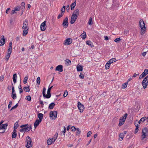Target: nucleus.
Instances as JSON below:
<instances>
[{
	"label": "nucleus",
	"instance_id": "nucleus-5",
	"mask_svg": "<svg viewBox=\"0 0 148 148\" xmlns=\"http://www.w3.org/2000/svg\"><path fill=\"white\" fill-rule=\"evenodd\" d=\"M142 85L144 89L147 88L148 85V75L144 79L142 82Z\"/></svg>",
	"mask_w": 148,
	"mask_h": 148
},
{
	"label": "nucleus",
	"instance_id": "nucleus-9",
	"mask_svg": "<svg viewBox=\"0 0 148 148\" xmlns=\"http://www.w3.org/2000/svg\"><path fill=\"white\" fill-rule=\"evenodd\" d=\"M28 20L27 19H25V21H24L23 23V26L22 27L23 29L25 30L26 29H29V27L28 26Z\"/></svg>",
	"mask_w": 148,
	"mask_h": 148
},
{
	"label": "nucleus",
	"instance_id": "nucleus-25",
	"mask_svg": "<svg viewBox=\"0 0 148 148\" xmlns=\"http://www.w3.org/2000/svg\"><path fill=\"white\" fill-rule=\"evenodd\" d=\"M55 106V104L53 102L50 103L49 106V108L50 109H53Z\"/></svg>",
	"mask_w": 148,
	"mask_h": 148
},
{
	"label": "nucleus",
	"instance_id": "nucleus-13",
	"mask_svg": "<svg viewBox=\"0 0 148 148\" xmlns=\"http://www.w3.org/2000/svg\"><path fill=\"white\" fill-rule=\"evenodd\" d=\"M72 42V39L71 38L66 39L64 43V44L65 45H68L71 44Z\"/></svg>",
	"mask_w": 148,
	"mask_h": 148
},
{
	"label": "nucleus",
	"instance_id": "nucleus-16",
	"mask_svg": "<svg viewBox=\"0 0 148 148\" xmlns=\"http://www.w3.org/2000/svg\"><path fill=\"white\" fill-rule=\"evenodd\" d=\"M2 38L0 40V46H2L3 45L5 42V39L4 36H2Z\"/></svg>",
	"mask_w": 148,
	"mask_h": 148
},
{
	"label": "nucleus",
	"instance_id": "nucleus-44",
	"mask_svg": "<svg viewBox=\"0 0 148 148\" xmlns=\"http://www.w3.org/2000/svg\"><path fill=\"white\" fill-rule=\"evenodd\" d=\"M12 97L14 99H16L17 97L16 93L12 94L11 95Z\"/></svg>",
	"mask_w": 148,
	"mask_h": 148
},
{
	"label": "nucleus",
	"instance_id": "nucleus-64",
	"mask_svg": "<svg viewBox=\"0 0 148 148\" xmlns=\"http://www.w3.org/2000/svg\"><path fill=\"white\" fill-rule=\"evenodd\" d=\"M12 87L10 85H8L7 87V88L9 90H10L11 89Z\"/></svg>",
	"mask_w": 148,
	"mask_h": 148
},
{
	"label": "nucleus",
	"instance_id": "nucleus-27",
	"mask_svg": "<svg viewBox=\"0 0 148 148\" xmlns=\"http://www.w3.org/2000/svg\"><path fill=\"white\" fill-rule=\"evenodd\" d=\"M116 58H114L110 59V60L108 61V62L110 63L111 64V63L116 62Z\"/></svg>",
	"mask_w": 148,
	"mask_h": 148
},
{
	"label": "nucleus",
	"instance_id": "nucleus-35",
	"mask_svg": "<svg viewBox=\"0 0 148 148\" xmlns=\"http://www.w3.org/2000/svg\"><path fill=\"white\" fill-rule=\"evenodd\" d=\"M88 24L90 25H91L93 24V22L92 18L90 17V18L88 23Z\"/></svg>",
	"mask_w": 148,
	"mask_h": 148
},
{
	"label": "nucleus",
	"instance_id": "nucleus-62",
	"mask_svg": "<svg viewBox=\"0 0 148 148\" xmlns=\"http://www.w3.org/2000/svg\"><path fill=\"white\" fill-rule=\"evenodd\" d=\"M4 79V76L3 75H2L0 77V80L1 81H3Z\"/></svg>",
	"mask_w": 148,
	"mask_h": 148
},
{
	"label": "nucleus",
	"instance_id": "nucleus-34",
	"mask_svg": "<svg viewBox=\"0 0 148 148\" xmlns=\"http://www.w3.org/2000/svg\"><path fill=\"white\" fill-rule=\"evenodd\" d=\"M124 136V134L123 133H120L119 136L121 138L120 140H122Z\"/></svg>",
	"mask_w": 148,
	"mask_h": 148
},
{
	"label": "nucleus",
	"instance_id": "nucleus-40",
	"mask_svg": "<svg viewBox=\"0 0 148 148\" xmlns=\"http://www.w3.org/2000/svg\"><path fill=\"white\" fill-rule=\"evenodd\" d=\"M128 84V83L127 82H126L125 83L123 84L122 85V88L123 89L127 87Z\"/></svg>",
	"mask_w": 148,
	"mask_h": 148
},
{
	"label": "nucleus",
	"instance_id": "nucleus-28",
	"mask_svg": "<svg viewBox=\"0 0 148 148\" xmlns=\"http://www.w3.org/2000/svg\"><path fill=\"white\" fill-rule=\"evenodd\" d=\"M30 86H28L27 87H25L23 88V90L26 92H29L30 91Z\"/></svg>",
	"mask_w": 148,
	"mask_h": 148
},
{
	"label": "nucleus",
	"instance_id": "nucleus-22",
	"mask_svg": "<svg viewBox=\"0 0 148 148\" xmlns=\"http://www.w3.org/2000/svg\"><path fill=\"white\" fill-rule=\"evenodd\" d=\"M17 78V77L16 74L15 73L13 75V80L14 84L16 82Z\"/></svg>",
	"mask_w": 148,
	"mask_h": 148
},
{
	"label": "nucleus",
	"instance_id": "nucleus-24",
	"mask_svg": "<svg viewBox=\"0 0 148 148\" xmlns=\"http://www.w3.org/2000/svg\"><path fill=\"white\" fill-rule=\"evenodd\" d=\"M43 115L41 113H39L38 114V116L39 119V120L42 121Z\"/></svg>",
	"mask_w": 148,
	"mask_h": 148
},
{
	"label": "nucleus",
	"instance_id": "nucleus-15",
	"mask_svg": "<svg viewBox=\"0 0 148 148\" xmlns=\"http://www.w3.org/2000/svg\"><path fill=\"white\" fill-rule=\"evenodd\" d=\"M63 66L62 65H59L57 66L56 68V71H59L60 72L63 71Z\"/></svg>",
	"mask_w": 148,
	"mask_h": 148
},
{
	"label": "nucleus",
	"instance_id": "nucleus-29",
	"mask_svg": "<svg viewBox=\"0 0 148 148\" xmlns=\"http://www.w3.org/2000/svg\"><path fill=\"white\" fill-rule=\"evenodd\" d=\"M86 33L84 31V33L81 35V37L83 39H85L86 37Z\"/></svg>",
	"mask_w": 148,
	"mask_h": 148
},
{
	"label": "nucleus",
	"instance_id": "nucleus-32",
	"mask_svg": "<svg viewBox=\"0 0 148 148\" xmlns=\"http://www.w3.org/2000/svg\"><path fill=\"white\" fill-rule=\"evenodd\" d=\"M58 133H56L54 135L53 137V143H54L55 141L56 140L58 136Z\"/></svg>",
	"mask_w": 148,
	"mask_h": 148
},
{
	"label": "nucleus",
	"instance_id": "nucleus-41",
	"mask_svg": "<svg viewBox=\"0 0 148 148\" xmlns=\"http://www.w3.org/2000/svg\"><path fill=\"white\" fill-rule=\"evenodd\" d=\"M12 42H10L9 43V47L8 50H12Z\"/></svg>",
	"mask_w": 148,
	"mask_h": 148
},
{
	"label": "nucleus",
	"instance_id": "nucleus-10",
	"mask_svg": "<svg viewBox=\"0 0 148 148\" xmlns=\"http://www.w3.org/2000/svg\"><path fill=\"white\" fill-rule=\"evenodd\" d=\"M68 18L66 17L63 20L62 25L64 27L66 28L68 26Z\"/></svg>",
	"mask_w": 148,
	"mask_h": 148
},
{
	"label": "nucleus",
	"instance_id": "nucleus-53",
	"mask_svg": "<svg viewBox=\"0 0 148 148\" xmlns=\"http://www.w3.org/2000/svg\"><path fill=\"white\" fill-rule=\"evenodd\" d=\"M64 14L61 12L58 15V18L59 19L60 18V17H62L63 15Z\"/></svg>",
	"mask_w": 148,
	"mask_h": 148
},
{
	"label": "nucleus",
	"instance_id": "nucleus-37",
	"mask_svg": "<svg viewBox=\"0 0 148 148\" xmlns=\"http://www.w3.org/2000/svg\"><path fill=\"white\" fill-rule=\"evenodd\" d=\"M127 113L125 114H124L123 116L122 117H121V119H122L125 121L127 117Z\"/></svg>",
	"mask_w": 148,
	"mask_h": 148
},
{
	"label": "nucleus",
	"instance_id": "nucleus-23",
	"mask_svg": "<svg viewBox=\"0 0 148 148\" xmlns=\"http://www.w3.org/2000/svg\"><path fill=\"white\" fill-rule=\"evenodd\" d=\"M125 121L124 120L121 119V117L119 119V121L118 125L119 126H121L123 125L124 124Z\"/></svg>",
	"mask_w": 148,
	"mask_h": 148
},
{
	"label": "nucleus",
	"instance_id": "nucleus-59",
	"mask_svg": "<svg viewBox=\"0 0 148 148\" xmlns=\"http://www.w3.org/2000/svg\"><path fill=\"white\" fill-rule=\"evenodd\" d=\"M28 124H26L25 125H22L20 126V127L21 128H25V127H27V126H28Z\"/></svg>",
	"mask_w": 148,
	"mask_h": 148
},
{
	"label": "nucleus",
	"instance_id": "nucleus-7",
	"mask_svg": "<svg viewBox=\"0 0 148 148\" xmlns=\"http://www.w3.org/2000/svg\"><path fill=\"white\" fill-rule=\"evenodd\" d=\"M26 140L27 144L26 145L25 147L27 148H29L32 147V145H31L32 140L31 138L29 136H27L26 138Z\"/></svg>",
	"mask_w": 148,
	"mask_h": 148
},
{
	"label": "nucleus",
	"instance_id": "nucleus-52",
	"mask_svg": "<svg viewBox=\"0 0 148 148\" xmlns=\"http://www.w3.org/2000/svg\"><path fill=\"white\" fill-rule=\"evenodd\" d=\"M120 40H121V39H120V38H116L114 40V41L115 42H119L120 41Z\"/></svg>",
	"mask_w": 148,
	"mask_h": 148
},
{
	"label": "nucleus",
	"instance_id": "nucleus-42",
	"mask_svg": "<svg viewBox=\"0 0 148 148\" xmlns=\"http://www.w3.org/2000/svg\"><path fill=\"white\" fill-rule=\"evenodd\" d=\"M18 126V122H16L14 125V128L16 129Z\"/></svg>",
	"mask_w": 148,
	"mask_h": 148
},
{
	"label": "nucleus",
	"instance_id": "nucleus-51",
	"mask_svg": "<svg viewBox=\"0 0 148 148\" xmlns=\"http://www.w3.org/2000/svg\"><path fill=\"white\" fill-rule=\"evenodd\" d=\"M16 136H17V134L16 133H12V138H15L16 137Z\"/></svg>",
	"mask_w": 148,
	"mask_h": 148
},
{
	"label": "nucleus",
	"instance_id": "nucleus-21",
	"mask_svg": "<svg viewBox=\"0 0 148 148\" xmlns=\"http://www.w3.org/2000/svg\"><path fill=\"white\" fill-rule=\"evenodd\" d=\"M8 126V124H3L1 126H0V130L6 129Z\"/></svg>",
	"mask_w": 148,
	"mask_h": 148
},
{
	"label": "nucleus",
	"instance_id": "nucleus-33",
	"mask_svg": "<svg viewBox=\"0 0 148 148\" xmlns=\"http://www.w3.org/2000/svg\"><path fill=\"white\" fill-rule=\"evenodd\" d=\"M110 64L108 62V61L107 62L105 66V68L106 69H108L110 68Z\"/></svg>",
	"mask_w": 148,
	"mask_h": 148
},
{
	"label": "nucleus",
	"instance_id": "nucleus-60",
	"mask_svg": "<svg viewBox=\"0 0 148 148\" xmlns=\"http://www.w3.org/2000/svg\"><path fill=\"white\" fill-rule=\"evenodd\" d=\"M11 10L10 9V8H8L5 11L6 13L8 14L9 12V11H10Z\"/></svg>",
	"mask_w": 148,
	"mask_h": 148
},
{
	"label": "nucleus",
	"instance_id": "nucleus-4",
	"mask_svg": "<svg viewBox=\"0 0 148 148\" xmlns=\"http://www.w3.org/2000/svg\"><path fill=\"white\" fill-rule=\"evenodd\" d=\"M142 135L141 136V140H143L145 138L146 136L147 135V134L148 133V129L147 128L145 127L142 130Z\"/></svg>",
	"mask_w": 148,
	"mask_h": 148
},
{
	"label": "nucleus",
	"instance_id": "nucleus-39",
	"mask_svg": "<svg viewBox=\"0 0 148 148\" xmlns=\"http://www.w3.org/2000/svg\"><path fill=\"white\" fill-rule=\"evenodd\" d=\"M146 117H144L142 118L139 121L140 122H143L145 121L146 120Z\"/></svg>",
	"mask_w": 148,
	"mask_h": 148
},
{
	"label": "nucleus",
	"instance_id": "nucleus-63",
	"mask_svg": "<svg viewBox=\"0 0 148 148\" xmlns=\"http://www.w3.org/2000/svg\"><path fill=\"white\" fill-rule=\"evenodd\" d=\"M65 11V9L62 8L61 10V12L64 14Z\"/></svg>",
	"mask_w": 148,
	"mask_h": 148
},
{
	"label": "nucleus",
	"instance_id": "nucleus-54",
	"mask_svg": "<svg viewBox=\"0 0 148 148\" xmlns=\"http://www.w3.org/2000/svg\"><path fill=\"white\" fill-rule=\"evenodd\" d=\"M77 128H76L74 126H72L71 128V129L72 131L74 132L76 130Z\"/></svg>",
	"mask_w": 148,
	"mask_h": 148
},
{
	"label": "nucleus",
	"instance_id": "nucleus-61",
	"mask_svg": "<svg viewBox=\"0 0 148 148\" xmlns=\"http://www.w3.org/2000/svg\"><path fill=\"white\" fill-rule=\"evenodd\" d=\"M64 130L62 131V133L63 134V135H64L65 134L66 131V128L64 126Z\"/></svg>",
	"mask_w": 148,
	"mask_h": 148
},
{
	"label": "nucleus",
	"instance_id": "nucleus-36",
	"mask_svg": "<svg viewBox=\"0 0 148 148\" xmlns=\"http://www.w3.org/2000/svg\"><path fill=\"white\" fill-rule=\"evenodd\" d=\"M28 78V76H26L23 79V83L24 84H25L27 83Z\"/></svg>",
	"mask_w": 148,
	"mask_h": 148
},
{
	"label": "nucleus",
	"instance_id": "nucleus-14",
	"mask_svg": "<svg viewBox=\"0 0 148 148\" xmlns=\"http://www.w3.org/2000/svg\"><path fill=\"white\" fill-rule=\"evenodd\" d=\"M47 26L46 25V21H45L42 23L40 26V29L42 31H44L46 29Z\"/></svg>",
	"mask_w": 148,
	"mask_h": 148
},
{
	"label": "nucleus",
	"instance_id": "nucleus-48",
	"mask_svg": "<svg viewBox=\"0 0 148 148\" xmlns=\"http://www.w3.org/2000/svg\"><path fill=\"white\" fill-rule=\"evenodd\" d=\"M76 130L77 131L76 133L77 135L79 134L80 133L81 131L78 128H77Z\"/></svg>",
	"mask_w": 148,
	"mask_h": 148
},
{
	"label": "nucleus",
	"instance_id": "nucleus-57",
	"mask_svg": "<svg viewBox=\"0 0 148 148\" xmlns=\"http://www.w3.org/2000/svg\"><path fill=\"white\" fill-rule=\"evenodd\" d=\"M92 134V132L90 131H89L87 134V136L88 137H89Z\"/></svg>",
	"mask_w": 148,
	"mask_h": 148
},
{
	"label": "nucleus",
	"instance_id": "nucleus-45",
	"mask_svg": "<svg viewBox=\"0 0 148 148\" xmlns=\"http://www.w3.org/2000/svg\"><path fill=\"white\" fill-rule=\"evenodd\" d=\"M18 106V103H16L14 106L12 107L10 110L11 111L12 110L16 108Z\"/></svg>",
	"mask_w": 148,
	"mask_h": 148
},
{
	"label": "nucleus",
	"instance_id": "nucleus-6",
	"mask_svg": "<svg viewBox=\"0 0 148 148\" xmlns=\"http://www.w3.org/2000/svg\"><path fill=\"white\" fill-rule=\"evenodd\" d=\"M58 112L56 111H51L50 112V117L53 120H55L57 117Z\"/></svg>",
	"mask_w": 148,
	"mask_h": 148
},
{
	"label": "nucleus",
	"instance_id": "nucleus-43",
	"mask_svg": "<svg viewBox=\"0 0 148 148\" xmlns=\"http://www.w3.org/2000/svg\"><path fill=\"white\" fill-rule=\"evenodd\" d=\"M65 62L67 63L69 65H70L71 64V61L69 59H66L65 60Z\"/></svg>",
	"mask_w": 148,
	"mask_h": 148
},
{
	"label": "nucleus",
	"instance_id": "nucleus-17",
	"mask_svg": "<svg viewBox=\"0 0 148 148\" xmlns=\"http://www.w3.org/2000/svg\"><path fill=\"white\" fill-rule=\"evenodd\" d=\"M41 122V121L37 119L36 120L34 123V126L35 128L37 127L39 124Z\"/></svg>",
	"mask_w": 148,
	"mask_h": 148
},
{
	"label": "nucleus",
	"instance_id": "nucleus-30",
	"mask_svg": "<svg viewBox=\"0 0 148 148\" xmlns=\"http://www.w3.org/2000/svg\"><path fill=\"white\" fill-rule=\"evenodd\" d=\"M28 29H26L24 30L23 33V35L24 36H25L28 33Z\"/></svg>",
	"mask_w": 148,
	"mask_h": 148
},
{
	"label": "nucleus",
	"instance_id": "nucleus-19",
	"mask_svg": "<svg viewBox=\"0 0 148 148\" xmlns=\"http://www.w3.org/2000/svg\"><path fill=\"white\" fill-rule=\"evenodd\" d=\"M77 70L78 71H82L83 70V67L79 65H77Z\"/></svg>",
	"mask_w": 148,
	"mask_h": 148
},
{
	"label": "nucleus",
	"instance_id": "nucleus-12",
	"mask_svg": "<svg viewBox=\"0 0 148 148\" xmlns=\"http://www.w3.org/2000/svg\"><path fill=\"white\" fill-rule=\"evenodd\" d=\"M140 123V121H139L137 120H136L135 121L134 125L136 127L135 131V134H136L138 130V126L139 125Z\"/></svg>",
	"mask_w": 148,
	"mask_h": 148
},
{
	"label": "nucleus",
	"instance_id": "nucleus-11",
	"mask_svg": "<svg viewBox=\"0 0 148 148\" xmlns=\"http://www.w3.org/2000/svg\"><path fill=\"white\" fill-rule=\"evenodd\" d=\"M148 73V69H145L144 72H143L142 74L140 75L139 79H141L145 77Z\"/></svg>",
	"mask_w": 148,
	"mask_h": 148
},
{
	"label": "nucleus",
	"instance_id": "nucleus-38",
	"mask_svg": "<svg viewBox=\"0 0 148 148\" xmlns=\"http://www.w3.org/2000/svg\"><path fill=\"white\" fill-rule=\"evenodd\" d=\"M21 6H17V7L15 8H14V10L15 12L19 11L20 10Z\"/></svg>",
	"mask_w": 148,
	"mask_h": 148
},
{
	"label": "nucleus",
	"instance_id": "nucleus-1",
	"mask_svg": "<svg viewBox=\"0 0 148 148\" xmlns=\"http://www.w3.org/2000/svg\"><path fill=\"white\" fill-rule=\"evenodd\" d=\"M79 14V10L77 9L74 11L73 14L71 16L70 21V23L71 24H73L75 22Z\"/></svg>",
	"mask_w": 148,
	"mask_h": 148
},
{
	"label": "nucleus",
	"instance_id": "nucleus-26",
	"mask_svg": "<svg viewBox=\"0 0 148 148\" xmlns=\"http://www.w3.org/2000/svg\"><path fill=\"white\" fill-rule=\"evenodd\" d=\"M76 5V0L75 2L72 3L71 5V10H73L74 8Z\"/></svg>",
	"mask_w": 148,
	"mask_h": 148
},
{
	"label": "nucleus",
	"instance_id": "nucleus-49",
	"mask_svg": "<svg viewBox=\"0 0 148 148\" xmlns=\"http://www.w3.org/2000/svg\"><path fill=\"white\" fill-rule=\"evenodd\" d=\"M26 99L28 101H29L31 100V97L30 95H28L26 97Z\"/></svg>",
	"mask_w": 148,
	"mask_h": 148
},
{
	"label": "nucleus",
	"instance_id": "nucleus-50",
	"mask_svg": "<svg viewBox=\"0 0 148 148\" xmlns=\"http://www.w3.org/2000/svg\"><path fill=\"white\" fill-rule=\"evenodd\" d=\"M68 91L67 90H65L64 93V95H63V96L64 97H66L67 95H68Z\"/></svg>",
	"mask_w": 148,
	"mask_h": 148
},
{
	"label": "nucleus",
	"instance_id": "nucleus-31",
	"mask_svg": "<svg viewBox=\"0 0 148 148\" xmlns=\"http://www.w3.org/2000/svg\"><path fill=\"white\" fill-rule=\"evenodd\" d=\"M86 43L87 45H89L90 46L92 47L93 46H92L93 43L91 42L90 40H88L86 42Z\"/></svg>",
	"mask_w": 148,
	"mask_h": 148
},
{
	"label": "nucleus",
	"instance_id": "nucleus-55",
	"mask_svg": "<svg viewBox=\"0 0 148 148\" xmlns=\"http://www.w3.org/2000/svg\"><path fill=\"white\" fill-rule=\"evenodd\" d=\"M79 77L80 78L82 79H83L84 78V75L82 74V73H81L80 75H79Z\"/></svg>",
	"mask_w": 148,
	"mask_h": 148
},
{
	"label": "nucleus",
	"instance_id": "nucleus-56",
	"mask_svg": "<svg viewBox=\"0 0 148 148\" xmlns=\"http://www.w3.org/2000/svg\"><path fill=\"white\" fill-rule=\"evenodd\" d=\"M12 101H10L9 103V104L8 106V108L9 109L10 108L12 104Z\"/></svg>",
	"mask_w": 148,
	"mask_h": 148
},
{
	"label": "nucleus",
	"instance_id": "nucleus-47",
	"mask_svg": "<svg viewBox=\"0 0 148 148\" xmlns=\"http://www.w3.org/2000/svg\"><path fill=\"white\" fill-rule=\"evenodd\" d=\"M10 54H7L6 55V57L5 58V60L7 62L8 61L10 57Z\"/></svg>",
	"mask_w": 148,
	"mask_h": 148
},
{
	"label": "nucleus",
	"instance_id": "nucleus-58",
	"mask_svg": "<svg viewBox=\"0 0 148 148\" xmlns=\"http://www.w3.org/2000/svg\"><path fill=\"white\" fill-rule=\"evenodd\" d=\"M19 131L20 132H22V133L25 132H26L25 131V130L24 128L20 129V130Z\"/></svg>",
	"mask_w": 148,
	"mask_h": 148
},
{
	"label": "nucleus",
	"instance_id": "nucleus-20",
	"mask_svg": "<svg viewBox=\"0 0 148 148\" xmlns=\"http://www.w3.org/2000/svg\"><path fill=\"white\" fill-rule=\"evenodd\" d=\"M53 143V138H50L47 141V144L49 145H51L52 143Z\"/></svg>",
	"mask_w": 148,
	"mask_h": 148
},
{
	"label": "nucleus",
	"instance_id": "nucleus-46",
	"mask_svg": "<svg viewBox=\"0 0 148 148\" xmlns=\"http://www.w3.org/2000/svg\"><path fill=\"white\" fill-rule=\"evenodd\" d=\"M40 77H38L37 78V83L38 84L39 86L40 85Z\"/></svg>",
	"mask_w": 148,
	"mask_h": 148
},
{
	"label": "nucleus",
	"instance_id": "nucleus-2",
	"mask_svg": "<svg viewBox=\"0 0 148 148\" xmlns=\"http://www.w3.org/2000/svg\"><path fill=\"white\" fill-rule=\"evenodd\" d=\"M53 87V86H51V87H49V88L47 90V95H46L45 94V91L46 90V88L45 87L43 88L42 90V94L43 97H44L46 98L49 99L51 97V94L50 93V91Z\"/></svg>",
	"mask_w": 148,
	"mask_h": 148
},
{
	"label": "nucleus",
	"instance_id": "nucleus-8",
	"mask_svg": "<svg viewBox=\"0 0 148 148\" xmlns=\"http://www.w3.org/2000/svg\"><path fill=\"white\" fill-rule=\"evenodd\" d=\"M78 108L79 110V112H83L84 109V107L83 105L81 104V103L79 102H78Z\"/></svg>",
	"mask_w": 148,
	"mask_h": 148
},
{
	"label": "nucleus",
	"instance_id": "nucleus-3",
	"mask_svg": "<svg viewBox=\"0 0 148 148\" xmlns=\"http://www.w3.org/2000/svg\"><path fill=\"white\" fill-rule=\"evenodd\" d=\"M139 25L141 28L140 34L141 35L144 34L146 31L145 24L143 20L140 19L139 22Z\"/></svg>",
	"mask_w": 148,
	"mask_h": 148
},
{
	"label": "nucleus",
	"instance_id": "nucleus-18",
	"mask_svg": "<svg viewBox=\"0 0 148 148\" xmlns=\"http://www.w3.org/2000/svg\"><path fill=\"white\" fill-rule=\"evenodd\" d=\"M25 132H28L32 129V127L31 125H28V126L24 128Z\"/></svg>",
	"mask_w": 148,
	"mask_h": 148
}]
</instances>
